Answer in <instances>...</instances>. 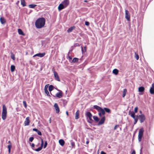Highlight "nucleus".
I'll return each mask as SVG.
<instances>
[{
    "instance_id": "f257e3e1",
    "label": "nucleus",
    "mask_w": 154,
    "mask_h": 154,
    "mask_svg": "<svg viewBox=\"0 0 154 154\" xmlns=\"http://www.w3.org/2000/svg\"><path fill=\"white\" fill-rule=\"evenodd\" d=\"M45 20L44 17H40L38 18L36 21L35 25L36 28L40 29L43 27L45 24Z\"/></svg>"
},
{
    "instance_id": "f03ea898",
    "label": "nucleus",
    "mask_w": 154,
    "mask_h": 154,
    "mask_svg": "<svg viewBox=\"0 0 154 154\" xmlns=\"http://www.w3.org/2000/svg\"><path fill=\"white\" fill-rule=\"evenodd\" d=\"M93 107L94 109L97 110L99 112H100L101 113H102L103 115H104L105 114V111L104 108H102L101 107L96 105H94Z\"/></svg>"
},
{
    "instance_id": "7ed1b4c3",
    "label": "nucleus",
    "mask_w": 154,
    "mask_h": 154,
    "mask_svg": "<svg viewBox=\"0 0 154 154\" xmlns=\"http://www.w3.org/2000/svg\"><path fill=\"white\" fill-rule=\"evenodd\" d=\"M144 130L143 128H141L139 130L138 135V140L139 142L141 141L143 135Z\"/></svg>"
},
{
    "instance_id": "20e7f679",
    "label": "nucleus",
    "mask_w": 154,
    "mask_h": 154,
    "mask_svg": "<svg viewBox=\"0 0 154 154\" xmlns=\"http://www.w3.org/2000/svg\"><path fill=\"white\" fill-rule=\"evenodd\" d=\"M138 119L140 123L143 122L146 119L145 115L143 114L138 115Z\"/></svg>"
},
{
    "instance_id": "39448f33",
    "label": "nucleus",
    "mask_w": 154,
    "mask_h": 154,
    "mask_svg": "<svg viewBox=\"0 0 154 154\" xmlns=\"http://www.w3.org/2000/svg\"><path fill=\"white\" fill-rule=\"evenodd\" d=\"M125 18L128 21H130V14L128 11L127 10H125Z\"/></svg>"
},
{
    "instance_id": "423d86ee",
    "label": "nucleus",
    "mask_w": 154,
    "mask_h": 154,
    "mask_svg": "<svg viewBox=\"0 0 154 154\" xmlns=\"http://www.w3.org/2000/svg\"><path fill=\"white\" fill-rule=\"evenodd\" d=\"M63 96V93L62 91L58 92L57 93L55 96L53 95V96L54 97H57L58 98H60Z\"/></svg>"
},
{
    "instance_id": "0eeeda50",
    "label": "nucleus",
    "mask_w": 154,
    "mask_h": 154,
    "mask_svg": "<svg viewBox=\"0 0 154 154\" xmlns=\"http://www.w3.org/2000/svg\"><path fill=\"white\" fill-rule=\"evenodd\" d=\"M53 72H54V77L55 78V80H57V81L60 82V80L59 77V75H58L57 72L55 71H53Z\"/></svg>"
},
{
    "instance_id": "6e6552de",
    "label": "nucleus",
    "mask_w": 154,
    "mask_h": 154,
    "mask_svg": "<svg viewBox=\"0 0 154 154\" xmlns=\"http://www.w3.org/2000/svg\"><path fill=\"white\" fill-rule=\"evenodd\" d=\"M105 119V116H103L102 117L101 119L100 120L99 122L97 125L99 126L100 125L103 124L104 122Z\"/></svg>"
},
{
    "instance_id": "1a4fd4ad",
    "label": "nucleus",
    "mask_w": 154,
    "mask_h": 154,
    "mask_svg": "<svg viewBox=\"0 0 154 154\" xmlns=\"http://www.w3.org/2000/svg\"><path fill=\"white\" fill-rule=\"evenodd\" d=\"M54 107L56 110V113H58L60 112V109L57 104L56 103H55L54 105Z\"/></svg>"
},
{
    "instance_id": "9d476101",
    "label": "nucleus",
    "mask_w": 154,
    "mask_h": 154,
    "mask_svg": "<svg viewBox=\"0 0 154 154\" xmlns=\"http://www.w3.org/2000/svg\"><path fill=\"white\" fill-rule=\"evenodd\" d=\"M69 0H64L62 3L66 7L68 6L69 5Z\"/></svg>"
},
{
    "instance_id": "9b49d317",
    "label": "nucleus",
    "mask_w": 154,
    "mask_h": 154,
    "mask_svg": "<svg viewBox=\"0 0 154 154\" xmlns=\"http://www.w3.org/2000/svg\"><path fill=\"white\" fill-rule=\"evenodd\" d=\"M30 123L29 118V117H27L25 121L24 122V124L25 126L29 125Z\"/></svg>"
},
{
    "instance_id": "f8f14e48",
    "label": "nucleus",
    "mask_w": 154,
    "mask_h": 154,
    "mask_svg": "<svg viewBox=\"0 0 154 154\" xmlns=\"http://www.w3.org/2000/svg\"><path fill=\"white\" fill-rule=\"evenodd\" d=\"M66 7H65L64 5L62 3L60 4L58 6V10L59 11H60L64 9Z\"/></svg>"
},
{
    "instance_id": "ddd939ff",
    "label": "nucleus",
    "mask_w": 154,
    "mask_h": 154,
    "mask_svg": "<svg viewBox=\"0 0 154 154\" xmlns=\"http://www.w3.org/2000/svg\"><path fill=\"white\" fill-rule=\"evenodd\" d=\"M85 116L87 119L89 117H92V115L89 112H87L85 113Z\"/></svg>"
},
{
    "instance_id": "4468645a",
    "label": "nucleus",
    "mask_w": 154,
    "mask_h": 154,
    "mask_svg": "<svg viewBox=\"0 0 154 154\" xmlns=\"http://www.w3.org/2000/svg\"><path fill=\"white\" fill-rule=\"evenodd\" d=\"M7 112H2V118L3 120H5L6 118Z\"/></svg>"
},
{
    "instance_id": "2eb2a0df",
    "label": "nucleus",
    "mask_w": 154,
    "mask_h": 154,
    "mask_svg": "<svg viewBox=\"0 0 154 154\" xmlns=\"http://www.w3.org/2000/svg\"><path fill=\"white\" fill-rule=\"evenodd\" d=\"M128 115H130L132 118L135 116V113L133 111H131L130 110L129 111Z\"/></svg>"
},
{
    "instance_id": "dca6fc26",
    "label": "nucleus",
    "mask_w": 154,
    "mask_h": 154,
    "mask_svg": "<svg viewBox=\"0 0 154 154\" xmlns=\"http://www.w3.org/2000/svg\"><path fill=\"white\" fill-rule=\"evenodd\" d=\"M18 34L20 35H22L23 36H24L25 35V34L23 32L21 29H18Z\"/></svg>"
},
{
    "instance_id": "f3484780",
    "label": "nucleus",
    "mask_w": 154,
    "mask_h": 154,
    "mask_svg": "<svg viewBox=\"0 0 154 154\" xmlns=\"http://www.w3.org/2000/svg\"><path fill=\"white\" fill-rule=\"evenodd\" d=\"M75 26H73L69 28L68 30H67V32L68 33H69L72 31L75 28Z\"/></svg>"
},
{
    "instance_id": "a211bd4d",
    "label": "nucleus",
    "mask_w": 154,
    "mask_h": 154,
    "mask_svg": "<svg viewBox=\"0 0 154 154\" xmlns=\"http://www.w3.org/2000/svg\"><path fill=\"white\" fill-rule=\"evenodd\" d=\"M79 110H78L75 113V119H77L79 118Z\"/></svg>"
},
{
    "instance_id": "6ab92c4d",
    "label": "nucleus",
    "mask_w": 154,
    "mask_h": 154,
    "mask_svg": "<svg viewBox=\"0 0 154 154\" xmlns=\"http://www.w3.org/2000/svg\"><path fill=\"white\" fill-rule=\"evenodd\" d=\"M154 84L152 85V87H151L150 89V92L151 94H154V88L153 87Z\"/></svg>"
},
{
    "instance_id": "aec40b11",
    "label": "nucleus",
    "mask_w": 154,
    "mask_h": 154,
    "mask_svg": "<svg viewBox=\"0 0 154 154\" xmlns=\"http://www.w3.org/2000/svg\"><path fill=\"white\" fill-rule=\"evenodd\" d=\"M145 90V88L143 86H141L138 88V91L140 92H142L144 91Z\"/></svg>"
},
{
    "instance_id": "412c9836",
    "label": "nucleus",
    "mask_w": 154,
    "mask_h": 154,
    "mask_svg": "<svg viewBox=\"0 0 154 154\" xmlns=\"http://www.w3.org/2000/svg\"><path fill=\"white\" fill-rule=\"evenodd\" d=\"M60 144L61 146H63L65 144V141L63 139H60L59 141Z\"/></svg>"
},
{
    "instance_id": "4be33fe9",
    "label": "nucleus",
    "mask_w": 154,
    "mask_h": 154,
    "mask_svg": "<svg viewBox=\"0 0 154 154\" xmlns=\"http://www.w3.org/2000/svg\"><path fill=\"white\" fill-rule=\"evenodd\" d=\"M45 55V53H38L37 54V55L38 57H44Z\"/></svg>"
},
{
    "instance_id": "5701e85b",
    "label": "nucleus",
    "mask_w": 154,
    "mask_h": 154,
    "mask_svg": "<svg viewBox=\"0 0 154 154\" xmlns=\"http://www.w3.org/2000/svg\"><path fill=\"white\" fill-rule=\"evenodd\" d=\"M0 21L2 24H3L6 22L5 19L3 17H1L0 18Z\"/></svg>"
},
{
    "instance_id": "b1692460",
    "label": "nucleus",
    "mask_w": 154,
    "mask_h": 154,
    "mask_svg": "<svg viewBox=\"0 0 154 154\" xmlns=\"http://www.w3.org/2000/svg\"><path fill=\"white\" fill-rule=\"evenodd\" d=\"M104 110L105 111V112H106L107 113H110L111 112V111L110 109L108 108H106L104 107Z\"/></svg>"
},
{
    "instance_id": "393cba45",
    "label": "nucleus",
    "mask_w": 154,
    "mask_h": 154,
    "mask_svg": "<svg viewBox=\"0 0 154 154\" xmlns=\"http://www.w3.org/2000/svg\"><path fill=\"white\" fill-rule=\"evenodd\" d=\"M42 147H43L41 146L40 147L36 149L32 148V149L36 152H39L42 149Z\"/></svg>"
},
{
    "instance_id": "a878e982",
    "label": "nucleus",
    "mask_w": 154,
    "mask_h": 154,
    "mask_svg": "<svg viewBox=\"0 0 154 154\" xmlns=\"http://www.w3.org/2000/svg\"><path fill=\"white\" fill-rule=\"evenodd\" d=\"M54 86L52 85H50L48 87V90L49 91L51 92L54 89Z\"/></svg>"
},
{
    "instance_id": "bb28decb",
    "label": "nucleus",
    "mask_w": 154,
    "mask_h": 154,
    "mask_svg": "<svg viewBox=\"0 0 154 154\" xmlns=\"http://www.w3.org/2000/svg\"><path fill=\"white\" fill-rule=\"evenodd\" d=\"M21 4L23 7L26 6V3L25 0H20Z\"/></svg>"
},
{
    "instance_id": "cd10ccee",
    "label": "nucleus",
    "mask_w": 154,
    "mask_h": 154,
    "mask_svg": "<svg viewBox=\"0 0 154 154\" xmlns=\"http://www.w3.org/2000/svg\"><path fill=\"white\" fill-rule=\"evenodd\" d=\"M119 70L116 69H114L112 71V72L115 75H117L118 73Z\"/></svg>"
},
{
    "instance_id": "c85d7f7f",
    "label": "nucleus",
    "mask_w": 154,
    "mask_h": 154,
    "mask_svg": "<svg viewBox=\"0 0 154 154\" xmlns=\"http://www.w3.org/2000/svg\"><path fill=\"white\" fill-rule=\"evenodd\" d=\"M61 100L62 101L63 103L64 106H66L67 105L68 101L66 100L62 99Z\"/></svg>"
},
{
    "instance_id": "c756f323",
    "label": "nucleus",
    "mask_w": 154,
    "mask_h": 154,
    "mask_svg": "<svg viewBox=\"0 0 154 154\" xmlns=\"http://www.w3.org/2000/svg\"><path fill=\"white\" fill-rule=\"evenodd\" d=\"M79 59L78 58L75 57L72 60L71 63H75L78 61Z\"/></svg>"
},
{
    "instance_id": "7c9ffc66",
    "label": "nucleus",
    "mask_w": 154,
    "mask_h": 154,
    "mask_svg": "<svg viewBox=\"0 0 154 154\" xmlns=\"http://www.w3.org/2000/svg\"><path fill=\"white\" fill-rule=\"evenodd\" d=\"M2 112H7V108L4 105H3Z\"/></svg>"
},
{
    "instance_id": "2f4dec72",
    "label": "nucleus",
    "mask_w": 154,
    "mask_h": 154,
    "mask_svg": "<svg viewBox=\"0 0 154 154\" xmlns=\"http://www.w3.org/2000/svg\"><path fill=\"white\" fill-rule=\"evenodd\" d=\"M88 118H89V120L88 119L87 120L88 123L91 124L92 122H94V121L92 119V117H89Z\"/></svg>"
},
{
    "instance_id": "473e14b6",
    "label": "nucleus",
    "mask_w": 154,
    "mask_h": 154,
    "mask_svg": "<svg viewBox=\"0 0 154 154\" xmlns=\"http://www.w3.org/2000/svg\"><path fill=\"white\" fill-rule=\"evenodd\" d=\"M36 6L37 5H36L32 4L29 5V7L30 8H35Z\"/></svg>"
},
{
    "instance_id": "72a5a7b5",
    "label": "nucleus",
    "mask_w": 154,
    "mask_h": 154,
    "mask_svg": "<svg viewBox=\"0 0 154 154\" xmlns=\"http://www.w3.org/2000/svg\"><path fill=\"white\" fill-rule=\"evenodd\" d=\"M15 69V67L14 65H12L11 67V72H13L14 71Z\"/></svg>"
},
{
    "instance_id": "f704fd0d",
    "label": "nucleus",
    "mask_w": 154,
    "mask_h": 154,
    "mask_svg": "<svg viewBox=\"0 0 154 154\" xmlns=\"http://www.w3.org/2000/svg\"><path fill=\"white\" fill-rule=\"evenodd\" d=\"M11 58L13 60H15V55L12 52H11Z\"/></svg>"
},
{
    "instance_id": "c9c22d12",
    "label": "nucleus",
    "mask_w": 154,
    "mask_h": 154,
    "mask_svg": "<svg viewBox=\"0 0 154 154\" xmlns=\"http://www.w3.org/2000/svg\"><path fill=\"white\" fill-rule=\"evenodd\" d=\"M127 91V90L126 89H125L123 90V93L122 95V97H124L125 96L126 94Z\"/></svg>"
},
{
    "instance_id": "e433bc0d",
    "label": "nucleus",
    "mask_w": 154,
    "mask_h": 154,
    "mask_svg": "<svg viewBox=\"0 0 154 154\" xmlns=\"http://www.w3.org/2000/svg\"><path fill=\"white\" fill-rule=\"evenodd\" d=\"M93 118L94 121L97 122H98L99 120V118L96 116H94Z\"/></svg>"
},
{
    "instance_id": "4c0bfd02",
    "label": "nucleus",
    "mask_w": 154,
    "mask_h": 154,
    "mask_svg": "<svg viewBox=\"0 0 154 154\" xmlns=\"http://www.w3.org/2000/svg\"><path fill=\"white\" fill-rule=\"evenodd\" d=\"M70 142L71 145L72 146V148H75V145L74 142L72 140H71Z\"/></svg>"
},
{
    "instance_id": "58836bf2",
    "label": "nucleus",
    "mask_w": 154,
    "mask_h": 154,
    "mask_svg": "<svg viewBox=\"0 0 154 154\" xmlns=\"http://www.w3.org/2000/svg\"><path fill=\"white\" fill-rule=\"evenodd\" d=\"M45 93L47 94V96L50 97H51L50 95L49 94V92L48 91V90H45Z\"/></svg>"
},
{
    "instance_id": "ea45409f",
    "label": "nucleus",
    "mask_w": 154,
    "mask_h": 154,
    "mask_svg": "<svg viewBox=\"0 0 154 154\" xmlns=\"http://www.w3.org/2000/svg\"><path fill=\"white\" fill-rule=\"evenodd\" d=\"M135 58L137 60H138L139 58V55L137 54L136 52L135 53Z\"/></svg>"
},
{
    "instance_id": "a19ab883",
    "label": "nucleus",
    "mask_w": 154,
    "mask_h": 154,
    "mask_svg": "<svg viewBox=\"0 0 154 154\" xmlns=\"http://www.w3.org/2000/svg\"><path fill=\"white\" fill-rule=\"evenodd\" d=\"M23 105L24 107L25 108H26L27 107V104H26V101L24 100L23 101Z\"/></svg>"
},
{
    "instance_id": "79ce46f5",
    "label": "nucleus",
    "mask_w": 154,
    "mask_h": 154,
    "mask_svg": "<svg viewBox=\"0 0 154 154\" xmlns=\"http://www.w3.org/2000/svg\"><path fill=\"white\" fill-rule=\"evenodd\" d=\"M48 144L47 142L46 141H45V144L43 146L44 148H45L47 146Z\"/></svg>"
},
{
    "instance_id": "37998d69",
    "label": "nucleus",
    "mask_w": 154,
    "mask_h": 154,
    "mask_svg": "<svg viewBox=\"0 0 154 154\" xmlns=\"http://www.w3.org/2000/svg\"><path fill=\"white\" fill-rule=\"evenodd\" d=\"M34 138L33 137H30L29 139V141L30 142H32L34 140Z\"/></svg>"
},
{
    "instance_id": "c03bdc74",
    "label": "nucleus",
    "mask_w": 154,
    "mask_h": 154,
    "mask_svg": "<svg viewBox=\"0 0 154 154\" xmlns=\"http://www.w3.org/2000/svg\"><path fill=\"white\" fill-rule=\"evenodd\" d=\"M138 109V108L137 107H135L134 109V113H137V112Z\"/></svg>"
},
{
    "instance_id": "a18cd8bd",
    "label": "nucleus",
    "mask_w": 154,
    "mask_h": 154,
    "mask_svg": "<svg viewBox=\"0 0 154 154\" xmlns=\"http://www.w3.org/2000/svg\"><path fill=\"white\" fill-rule=\"evenodd\" d=\"M80 46V45L78 43H75L74 44V47H76L79 46Z\"/></svg>"
},
{
    "instance_id": "49530a36",
    "label": "nucleus",
    "mask_w": 154,
    "mask_h": 154,
    "mask_svg": "<svg viewBox=\"0 0 154 154\" xmlns=\"http://www.w3.org/2000/svg\"><path fill=\"white\" fill-rule=\"evenodd\" d=\"M48 85L49 84H47L45 86L44 88V90H48Z\"/></svg>"
},
{
    "instance_id": "de8ad7c7",
    "label": "nucleus",
    "mask_w": 154,
    "mask_h": 154,
    "mask_svg": "<svg viewBox=\"0 0 154 154\" xmlns=\"http://www.w3.org/2000/svg\"><path fill=\"white\" fill-rule=\"evenodd\" d=\"M41 146L43 147V144H44V141L43 140V139L42 138H41Z\"/></svg>"
},
{
    "instance_id": "09e8293b",
    "label": "nucleus",
    "mask_w": 154,
    "mask_h": 154,
    "mask_svg": "<svg viewBox=\"0 0 154 154\" xmlns=\"http://www.w3.org/2000/svg\"><path fill=\"white\" fill-rule=\"evenodd\" d=\"M37 133L38 134V135H40V136H41L42 135V133L40 131L38 130V131H37Z\"/></svg>"
},
{
    "instance_id": "8fccbe9b",
    "label": "nucleus",
    "mask_w": 154,
    "mask_h": 154,
    "mask_svg": "<svg viewBox=\"0 0 154 154\" xmlns=\"http://www.w3.org/2000/svg\"><path fill=\"white\" fill-rule=\"evenodd\" d=\"M90 23L88 21H86L85 22V24L87 26H88L89 25Z\"/></svg>"
},
{
    "instance_id": "3c124183",
    "label": "nucleus",
    "mask_w": 154,
    "mask_h": 154,
    "mask_svg": "<svg viewBox=\"0 0 154 154\" xmlns=\"http://www.w3.org/2000/svg\"><path fill=\"white\" fill-rule=\"evenodd\" d=\"M11 147L12 145L11 144H10L8 145V149H11Z\"/></svg>"
},
{
    "instance_id": "603ef678",
    "label": "nucleus",
    "mask_w": 154,
    "mask_h": 154,
    "mask_svg": "<svg viewBox=\"0 0 154 154\" xmlns=\"http://www.w3.org/2000/svg\"><path fill=\"white\" fill-rule=\"evenodd\" d=\"M138 119H135V120H134V124L135 125L137 123V121H138Z\"/></svg>"
},
{
    "instance_id": "864d4df0",
    "label": "nucleus",
    "mask_w": 154,
    "mask_h": 154,
    "mask_svg": "<svg viewBox=\"0 0 154 154\" xmlns=\"http://www.w3.org/2000/svg\"><path fill=\"white\" fill-rule=\"evenodd\" d=\"M132 118L134 119V120H135V119H138V115H137L136 117L135 116L134 117H133Z\"/></svg>"
},
{
    "instance_id": "5fc2aeb1",
    "label": "nucleus",
    "mask_w": 154,
    "mask_h": 154,
    "mask_svg": "<svg viewBox=\"0 0 154 154\" xmlns=\"http://www.w3.org/2000/svg\"><path fill=\"white\" fill-rule=\"evenodd\" d=\"M119 127V125H116L114 127V130H116L117 129V128Z\"/></svg>"
},
{
    "instance_id": "6e6d98bb",
    "label": "nucleus",
    "mask_w": 154,
    "mask_h": 154,
    "mask_svg": "<svg viewBox=\"0 0 154 154\" xmlns=\"http://www.w3.org/2000/svg\"><path fill=\"white\" fill-rule=\"evenodd\" d=\"M35 144L34 143H32L31 145V146L32 147V149L33 148H34Z\"/></svg>"
},
{
    "instance_id": "4d7b16f0",
    "label": "nucleus",
    "mask_w": 154,
    "mask_h": 154,
    "mask_svg": "<svg viewBox=\"0 0 154 154\" xmlns=\"http://www.w3.org/2000/svg\"><path fill=\"white\" fill-rule=\"evenodd\" d=\"M73 50V49H71V50H69L68 54V55L69 56V54L71 53L72 52V50Z\"/></svg>"
},
{
    "instance_id": "13d9d810",
    "label": "nucleus",
    "mask_w": 154,
    "mask_h": 154,
    "mask_svg": "<svg viewBox=\"0 0 154 154\" xmlns=\"http://www.w3.org/2000/svg\"><path fill=\"white\" fill-rule=\"evenodd\" d=\"M79 34L81 37L83 36V35H84V34L82 33V32L79 33Z\"/></svg>"
},
{
    "instance_id": "bf43d9fd",
    "label": "nucleus",
    "mask_w": 154,
    "mask_h": 154,
    "mask_svg": "<svg viewBox=\"0 0 154 154\" xmlns=\"http://www.w3.org/2000/svg\"><path fill=\"white\" fill-rule=\"evenodd\" d=\"M32 130L33 131H36V132L38 130L37 129L35 128H33Z\"/></svg>"
},
{
    "instance_id": "052dcab7",
    "label": "nucleus",
    "mask_w": 154,
    "mask_h": 154,
    "mask_svg": "<svg viewBox=\"0 0 154 154\" xmlns=\"http://www.w3.org/2000/svg\"><path fill=\"white\" fill-rule=\"evenodd\" d=\"M68 57L69 58V60L70 61V60H71L72 59V57L71 56H68Z\"/></svg>"
},
{
    "instance_id": "680f3d73",
    "label": "nucleus",
    "mask_w": 154,
    "mask_h": 154,
    "mask_svg": "<svg viewBox=\"0 0 154 154\" xmlns=\"http://www.w3.org/2000/svg\"><path fill=\"white\" fill-rule=\"evenodd\" d=\"M100 154H106V153L103 151H101Z\"/></svg>"
},
{
    "instance_id": "e2e57ef3",
    "label": "nucleus",
    "mask_w": 154,
    "mask_h": 154,
    "mask_svg": "<svg viewBox=\"0 0 154 154\" xmlns=\"http://www.w3.org/2000/svg\"><path fill=\"white\" fill-rule=\"evenodd\" d=\"M81 50H82V52L83 54L84 52V50L83 49V48L82 46L81 47Z\"/></svg>"
},
{
    "instance_id": "0e129e2a",
    "label": "nucleus",
    "mask_w": 154,
    "mask_h": 154,
    "mask_svg": "<svg viewBox=\"0 0 154 154\" xmlns=\"http://www.w3.org/2000/svg\"><path fill=\"white\" fill-rule=\"evenodd\" d=\"M131 154H135V150H134L132 152Z\"/></svg>"
},
{
    "instance_id": "69168bd1",
    "label": "nucleus",
    "mask_w": 154,
    "mask_h": 154,
    "mask_svg": "<svg viewBox=\"0 0 154 154\" xmlns=\"http://www.w3.org/2000/svg\"><path fill=\"white\" fill-rule=\"evenodd\" d=\"M102 113H101L100 112H99L98 113V115L100 117H101L102 116Z\"/></svg>"
},
{
    "instance_id": "338daca9",
    "label": "nucleus",
    "mask_w": 154,
    "mask_h": 154,
    "mask_svg": "<svg viewBox=\"0 0 154 154\" xmlns=\"http://www.w3.org/2000/svg\"><path fill=\"white\" fill-rule=\"evenodd\" d=\"M84 49L85 50V51H86V46L84 47Z\"/></svg>"
},
{
    "instance_id": "774afa93",
    "label": "nucleus",
    "mask_w": 154,
    "mask_h": 154,
    "mask_svg": "<svg viewBox=\"0 0 154 154\" xmlns=\"http://www.w3.org/2000/svg\"><path fill=\"white\" fill-rule=\"evenodd\" d=\"M89 143V140H87L86 141V144H88Z\"/></svg>"
}]
</instances>
